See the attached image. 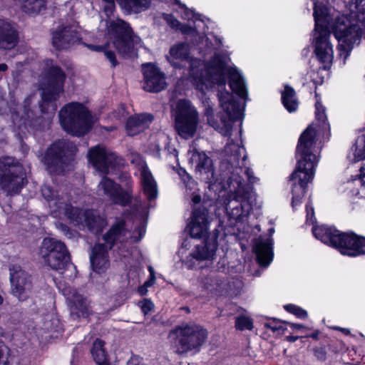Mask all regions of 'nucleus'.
Listing matches in <instances>:
<instances>
[{
	"label": "nucleus",
	"instance_id": "f257e3e1",
	"mask_svg": "<svg viewBox=\"0 0 365 365\" xmlns=\"http://www.w3.org/2000/svg\"><path fill=\"white\" fill-rule=\"evenodd\" d=\"M243 146L232 142H228L225 147V159L222 164V169H225L217 178L215 175L212 160L205 152L200 151L193 142L187 151L190 163L195 167L197 175L208 184L210 189H213L217 183L219 185L227 184L230 189L225 204V210L230 220H233L232 224L244 222L252 207L255 200L252 187L250 184L256 182L253 172L248 168H245L247 155ZM225 187V185H222Z\"/></svg>",
	"mask_w": 365,
	"mask_h": 365
},
{
	"label": "nucleus",
	"instance_id": "f03ea898",
	"mask_svg": "<svg viewBox=\"0 0 365 365\" xmlns=\"http://www.w3.org/2000/svg\"><path fill=\"white\" fill-rule=\"evenodd\" d=\"M324 0H313L314 51L323 69L329 68L334 58L333 46L330 42V31L339 41V55L344 60L349 56L353 46L359 43L365 29V0H351L349 13L341 15L334 7L328 6Z\"/></svg>",
	"mask_w": 365,
	"mask_h": 365
},
{
	"label": "nucleus",
	"instance_id": "7ed1b4c3",
	"mask_svg": "<svg viewBox=\"0 0 365 365\" xmlns=\"http://www.w3.org/2000/svg\"><path fill=\"white\" fill-rule=\"evenodd\" d=\"M230 58L227 55L216 53L209 62L204 65V71L198 73L193 67L191 68L193 83L196 88L205 92L214 85L222 87L217 93L220 107L230 120L240 119L243 115L244 106L235 100L232 93L224 91L226 83L225 73L229 75L230 87L239 97L248 99L247 86L242 75L237 68H227Z\"/></svg>",
	"mask_w": 365,
	"mask_h": 365
},
{
	"label": "nucleus",
	"instance_id": "20e7f679",
	"mask_svg": "<svg viewBox=\"0 0 365 365\" xmlns=\"http://www.w3.org/2000/svg\"><path fill=\"white\" fill-rule=\"evenodd\" d=\"M319 130L314 125H311L302 133L299 139L297 146L299 160L289 180L292 184L293 209L302 203L307 185L314 178V168L319 161L315 148V137Z\"/></svg>",
	"mask_w": 365,
	"mask_h": 365
},
{
	"label": "nucleus",
	"instance_id": "39448f33",
	"mask_svg": "<svg viewBox=\"0 0 365 365\" xmlns=\"http://www.w3.org/2000/svg\"><path fill=\"white\" fill-rule=\"evenodd\" d=\"M41 194L48 204L51 216L66 217L76 226L87 227L93 232H99L106 226V219L93 210L83 211L71 205L70 195L61 188L45 185Z\"/></svg>",
	"mask_w": 365,
	"mask_h": 365
},
{
	"label": "nucleus",
	"instance_id": "423d86ee",
	"mask_svg": "<svg viewBox=\"0 0 365 365\" xmlns=\"http://www.w3.org/2000/svg\"><path fill=\"white\" fill-rule=\"evenodd\" d=\"M145 233V225L141 222L134 231L128 230L123 220L116 222L104 235L105 244L96 245L90 256L91 267L96 272H104L109 266L108 250L111 249L115 242L123 243L130 240L133 242L140 241Z\"/></svg>",
	"mask_w": 365,
	"mask_h": 365
},
{
	"label": "nucleus",
	"instance_id": "0eeeda50",
	"mask_svg": "<svg viewBox=\"0 0 365 365\" xmlns=\"http://www.w3.org/2000/svg\"><path fill=\"white\" fill-rule=\"evenodd\" d=\"M312 232L317 240L337 249L342 255L356 257L365 253V237L341 232L326 225L313 227Z\"/></svg>",
	"mask_w": 365,
	"mask_h": 365
},
{
	"label": "nucleus",
	"instance_id": "6e6552de",
	"mask_svg": "<svg viewBox=\"0 0 365 365\" xmlns=\"http://www.w3.org/2000/svg\"><path fill=\"white\" fill-rule=\"evenodd\" d=\"M58 116L63 129L78 137L86 135L96 120L88 108L78 102L65 105L59 111Z\"/></svg>",
	"mask_w": 365,
	"mask_h": 365
},
{
	"label": "nucleus",
	"instance_id": "1a4fd4ad",
	"mask_svg": "<svg viewBox=\"0 0 365 365\" xmlns=\"http://www.w3.org/2000/svg\"><path fill=\"white\" fill-rule=\"evenodd\" d=\"M106 36L119 54L130 56L134 45H138L141 40L135 35L130 24L119 18H109L106 21Z\"/></svg>",
	"mask_w": 365,
	"mask_h": 365
},
{
	"label": "nucleus",
	"instance_id": "9d476101",
	"mask_svg": "<svg viewBox=\"0 0 365 365\" xmlns=\"http://www.w3.org/2000/svg\"><path fill=\"white\" fill-rule=\"evenodd\" d=\"M170 336L175 337V352L185 354L190 351L198 352L205 342L207 331L202 326L194 322L182 323L170 331Z\"/></svg>",
	"mask_w": 365,
	"mask_h": 365
},
{
	"label": "nucleus",
	"instance_id": "9b49d317",
	"mask_svg": "<svg viewBox=\"0 0 365 365\" xmlns=\"http://www.w3.org/2000/svg\"><path fill=\"white\" fill-rule=\"evenodd\" d=\"M39 255L46 266L61 274H63L65 269L75 268L71 262L70 254L66 246L57 239L44 238L40 246Z\"/></svg>",
	"mask_w": 365,
	"mask_h": 365
},
{
	"label": "nucleus",
	"instance_id": "f8f14e48",
	"mask_svg": "<svg viewBox=\"0 0 365 365\" xmlns=\"http://www.w3.org/2000/svg\"><path fill=\"white\" fill-rule=\"evenodd\" d=\"M27 182L24 167L13 158H0V190L6 195L19 192Z\"/></svg>",
	"mask_w": 365,
	"mask_h": 365
},
{
	"label": "nucleus",
	"instance_id": "ddd939ff",
	"mask_svg": "<svg viewBox=\"0 0 365 365\" xmlns=\"http://www.w3.org/2000/svg\"><path fill=\"white\" fill-rule=\"evenodd\" d=\"M76 151V145L66 140L53 143L44 157L48 171L58 175L63 173L70 165Z\"/></svg>",
	"mask_w": 365,
	"mask_h": 365
},
{
	"label": "nucleus",
	"instance_id": "4468645a",
	"mask_svg": "<svg viewBox=\"0 0 365 365\" xmlns=\"http://www.w3.org/2000/svg\"><path fill=\"white\" fill-rule=\"evenodd\" d=\"M198 125V114L189 101L180 100L175 111V128L180 136L185 139L192 137Z\"/></svg>",
	"mask_w": 365,
	"mask_h": 365
},
{
	"label": "nucleus",
	"instance_id": "2eb2a0df",
	"mask_svg": "<svg viewBox=\"0 0 365 365\" xmlns=\"http://www.w3.org/2000/svg\"><path fill=\"white\" fill-rule=\"evenodd\" d=\"M46 79L41 83V98L43 103L56 101L63 91L66 76L62 70L54 65L52 60L45 61Z\"/></svg>",
	"mask_w": 365,
	"mask_h": 365
},
{
	"label": "nucleus",
	"instance_id": "dca6fc26",
	"mask_svg": "<svg viewBox=\"0 0 365 365\" xmlns=\"http://www.w3.org/2000/svg\"><path fill=\"white\" fill-rule=\"evenodd\" d=\"M11 293L19 301H25L32 289L31 277L19 265L9 267Z\"/></svg>",
	"mask_w": 365,
	"mask_h": 365
},
{
	"label": "nucleus",
	"instance_id": "f3484780",
	"mask_svg": "<svg viewBox=\"0 0 365 365\" xmlns=\"http://www.w3.org/2000/svg\"><path fill=\"white\" fill-rule=\"evenodd\" d=\"M99 195H104L113 203L121 206L127 205L131 200L132 194L129 189L123 190L112 180L103 177L98 185Z\"/></svg>",
	"mask_w": 365,
	"mask_h": 365
},
{
	"label": "nucleus",
	"instance_id": "a211bd4d",
	"mask_svg": "<svg viewBox=\"0 0 365 365\" xmlns=\"http://www.w3.org/2000/svg\"><path fill=\"white\" fill-rule=\"evenodd\" d=\"M130 162L138 168L140 172V182L144 194L149 200L155 199L158 196L157 182L143 158L138 153L132 154Z\"/></svg>",
	"mask_w": 365,
	"mask_h": 365
},
{
	"label": "nucleus",
	"instance_id": "6ab92c4d",
	"mask_svg": "<svg viewBox=\"0 0 365 365\" xmlns=\"http://www.w3.org/2000/svg\"><path fill=\"white\" fill-rule=\"evenodd\" d=\"M81 37L75 25L58 27L52 34V44L58 50H67L80 43Z\"/></svg>",
	"mask_w": 365,
	"mask_h": 365
},
{
	"label": "nucleus",
	"instance_id": "aec40b11",
	"mask_svg": "<svg viewBox=\"0 0 365 365\" xmlns=\"http://www.w3.org/2000/svg\"><path fill=\"white\" fill-rule=\"evenodd\" d=\"M201 286L212 294L223 295L227 294L232 287L227 278L222 273L211 270L200 279Z\"/></svg>",
	"mask_w": 365,
	"mask_h": 365
},
{
	"label": "nucleus",
	"instance_id": "412c9836",
	"mask_svg": "<svg viewBox=\"0 0 365 365\" xmlns=\"http://www.w3.org/2000/svg\"><path fill=\"white\" fill-rule=\"evenodd\" d=\"M144 76L143 88L148 92L158 93L167 86L165 74L155 65L147 63L143 65Z\"/></svg>",
	"mask_w": 365,
	"mask_h": 365
},
{
	"label": "nucleus",
	"instance_id": "4be33fe9",
	"mask_svg": "<svg viewBox=\"0 0 365 365\" xmlns=\"http://www.w3.org/2000/svg\"><path fill=\"white\" fill-rule=\"evenodd\" d=\"M88 159L93 168L102 174H107L109 168L114 166L115 155L105 148L96 145L88 153Z\"/></svg>",
	"mask_w": 365,
	"mask_h": 365
},
{
	"label": "nucleus",
	"instance_id": "5701e85b",
	"mask_svg": "<svg viewBox=\"0 0 365 365\" xmlns=\"http://www.w3.org/2000/svg\"><path fill=\"white\" fill-rule=\"evenodd\" d=\"M71 317L73 320L86 319L90 314L88 302L76 291H69L66 297Z\"/></svg>",
	"mask_w": 365,
	"mask_h": 365
},
{
	"label": "nucleus",
	"instance_id": "b1692460",
	"mask_svg": "<svg viewBox=\"0 0 365 365\" xmlns=\"http://www.w3.org/2000/svg\"><path fill=\"white\" fill-rule=\"evenodd\" d=\"M273 240L271 237H259L256 240L254 251L257 262L264 267L268 266L273 259Z\"/></svg>",
	"mask_w": 365,
	"mask_h": 365
},
{
	"label": "nucleus",
	"instance_id": "393cba45",
	"mask_svg": "<svg viewBox=\"0 0 365 365\" xmlns=\"http://www.w3.org/2000/svg\"><path fill=\"white\" fill-rule=\"evenodd\" d=\"M217 245L215 242H205L196 245L187 257L185 263L189 268H192L195 263L193 259L197 261L212 260L215 255Z\"/></svg>",
	"mask_w": 365,
	"mask_h": 365
},
{
	"label": "nucleus",
	"instance_id": "a878e982",
	"mask_svg": "<svg viewBox=\"0 0 365 365\" xmlns=\"http://www.w3.org/2000/svg\"><path fill=\"white\" fill-rule=\"evenodd\" d=\"M19 41V36L15 28L8 21L0 20V48L11 49Z\"/></svg>",
	"mask_w": 365,
	"mask_h": 365
},
{
	"label": "nucleus",
	"instance_id": "bb28decb",
	"mask_svg": "<svg viewBox=\"0 0 365 365\" xmlns=\"http://www.w3.org/2000/svg\"><path fill=\"white\" fill-rule=\"evenodd\" d=\"M153 116L148 113H141L130 117L125 125L129 135H135L145 129L152 123Z\"/></svg>",
	"mask_w": 365,
	"mask_h": 365
},
{
	"label": "nucleus",
	"instance_id": "cd10ccee",
	"mask_svg": "<svg viewBox=\"0 0 365 365\" xmlns=\"http://www.w3.org/2000/svg\"><path fill=\"white\" fill-rule=\"evenodd\" d=\"M34 96H28L24 103L23 113L19 115V113H14L11 115L12 120L19 128H21L22 125L27 123L32 124L34 121V115L32 110L29 108Z\"/></svg>",
	"mask_w": 365,
	"mask_h": 365
},
{
	"label": "nucleus",
	"instance_id": "c85d7f7f",
	"mask_svg": "<svg viewBox=\"0 0 365 365\" xmlns=\"http://www.w3.org/2000/svg\"><path fill=\"white\" fill-rule=\"evenodd\" d=\"M282 101L284 108L289 113L297 110L299 102L296 93L292 87L285 86L284 90L282 92Z\"/></svg>",
	"mask_w": 365,
	"mask_h": 365
},
{
	"label": "nucleus",
	"instance_id": "c756f323",
	"mask_svg": "<svg viewBox=\"0 0 365 365\" xmlns=\"http://www.w3.org/2000/svg\"><path fill=\"white\" fill-rule=\"evenodd\" d=\"M120 4L125 11L138 14L150 6V0H120Z\"/></svg>",
	"mask_w": 365,
	"mask_h": 365
},
{
	"label": "nucleus",
	"instance_id": "7c9ffc66",
	"mask_svg": "<svg viewBox=\"0 0 365 365\" xmlns=\"http://www.w3.org/2000/svg\"><path fill=\"white\" fill-rule=\"evenodd\" d=\"M205 114L207 117V123L215 130H222L225 128L226 132L229 130L230 125L227 119L224 117L218 119V115L215 118L213 109L211 107L205 108Z\"/></svg>",
	"mask_w": 365,
	"mask_h": 365
},
{
	"label": "nucleus",
	"instance_id": "2f4dec72",
	"mask_svg": "<svg viewBox=\"0 0 365 365\" xmlns=\"http://www.w3.org/2000/svg\"><path fill=\"white\" fill-rule=\"evenodd\" d=\"M46 0H19L21 9L27 14L39 13L46 6Z\"/></svg>",
	"mask_w": 365,
	"mask_h": 365
},
{
	"label": "nucleus",
	"instance_id": "473e14b6",
	"mask_svg": "<svg viewBox=\"0 0 365 365\" xmlns=\"http://www.w3.org/2000/svg\"><path fill=\"white\" fill-rule=\"evenodd\" d=\"M91 352L97 364L108 361L107 353L104 348V342L102 340L96 339L93 342Z\"/></svg>",
	"mask_w": 365,
	"mask_h": 365
},
{
	"label": "nucleus",
	"instance_id": "72a5a7b5",
	"mask_svg": "<svg viewBox=\"0 0 365 365\" xmlns=\"http://www.w3.org/2000/svg\"><path fill=\"white\" fill-rule=\"evenodd\" d=\"M190 235L193 238H201L207 235L209 225L199 222L190 221L188 225Z\"/></svg>",
	"mask_w": 365,
	"mask_h": 365
},
{
	"label": "nucleus",
	"instance_id": "f704fd0d",
	"mask_svg": "<svg viewBox=\"0 0 365 365\" xmlns=\"http://www.w3.org/2000/svg\"><path fill=\"white\" fill-rule=\"evenodd\" d=\"M86 46L91 51L97 52H104L106 58L110 61L112 67H115L118 62L115 58V54L113 51L108 50V45H92L88 44Z\"/></svg>",
	"mask_w": 365,
	"mask_h": 365
},
{
	"label": "nucleus",
	"instance_id": "c9c22d12",
	"mask_svg": "<svg viewBox=\"0 0 365 365\" xmlns=\"http://www.w3.org/2000/svg\"><path fill=\"white\" fill-rule=\"evenodd\" d=\"M188 45L184 43L175 45L170 49V55L174 59H185L188 56Z\"/></svg>",
	"mask_w": 365,
	"mask_h": 365
},
{
	"label": "nucleus",
	"instance_id": "e433bc0d",
	"mask_svg": "<svg viewBox=\"0 0 365 365\" xmlns=\"http://www.w3.org/2000/svg\"><path fill=\"white\" fill-rule=\"evenodd\" d=\"M316 110V120L319 122V125L320 129L326 130L329 128V125L327 122V115L325 113V108L322 106V104L317 100L315 103Z\"/></svg>",
	"mask_w": 365,
	"mask_h": 365
},
{
	"label": "nucleus",
	"instance_id": "4c0bfd02",
	"mask_svg": "<svg viewBox=\"0 0 365 365\" xmlns=\"http://www.w3.org/2000/svg\"><path fill=\"white\" fill-rule=\"evenodd\" d=\"M207 215V210L205 207L200 206L193 210L191 221L209 225Z\"/></svg>",
	"mask_w": 365,
	"mask_h": 365
},
{
	"label": "nucleus",
	"instance_id": "58836bf2",
	"mask_svg": "<svg viewBox=\"0 0 365 365\" xmlns=\"http://www.w3.org/2000/svg\"><path fill=\"white\" fill-rule=\"evenodd\" d=\"M365 159V136L359 137L356 141L354 153V161L357 162Z\"/></svg>",
	"mask_w": 365,
	"mask_h": 365
},
{
	"label": "nucleus",
	"instance_id": "ea45409f",
	"mask_svg": "<svg viewBox=\"0 0 365 365\" xmlns=\"http://www.w3.org/2000/svg\"><path fill=\"white\" fill-rule=\"evenodd\" d=\"M235 327L240 331L252 330L253 329L252 319L247 316L240 315L235 319Z\"/></svg>",
	"mask_w": 365,
	"mask_h": 365
},
{
	"label": "nucleus",
	"instance_id": "a19ab883",
	"mask_svg": "<svg viewBox=\"0 0 365 365\" xmlns=\"http://www.w3.org/2000/svg\"><path fill=\"white\" fill-rule=\"evenodd\" d=\"M284 308L287 312L294 314L300 319H304L307 317V312L296 305L287 304L284 306Z\"/></svg>",
	"mask_w": 365,
	"mask_h": 365
},
{
	"label": "nucleus",
	"instance_id": "79ce46f5",
	"mask_svg": "<svg viewBox=\"0 0 365 365\" xmlns=\"http://www.w3.org/2000/svg\"><path fill=\"white\" fill-rule=\"evenodd\" d=\"M354 184L356 186H363L365 185V168L361 167L360 169V175L356 177L351 181L347 182V187L350 188L351 185Z\"/></svg>",
	"mask_w": 365,
	"mask_h": 365
},
{
	"label": "nucleus",
	"instance_id": "37998d69",
	"mask_svg": "<svg viewBox=\"0 0 365 365\" xmlns=\"http://www.w3.org/2000/svg\"><path fill=\"white\" fill-rule=\"evenodd\" d=\"M182 174H180L182 180L183 181V183L185 184V186L187 189L192 191V190L195 189L196 183L195 180L192 179V178L190 176L188 173H187L185 170H183Z\"/></svg>",
	"mask_w": 365,
	"mask_h": 365
},
{
	"label": "nucleus",
	"instance_id": "c03bdc74",
	"mask_svg": "<svg viewBox=\"0 0 365 365\" xmlns=\"http://www.w3.org/2000/svg\"><path fill=\"white\" fill-rule=\"evenodd\" d=\"M175 4H178L180 6V8H181L182 9L184 10V13L182 16V18H184L185 19H187V20H190L192 19H197V18L195 17V14L194 13L193 11L188 9L186 7L185 4H182L179 0H175Z\"/></svg>",
	"mask_w": 365,
	"mask_h": 365
},
{
	"label": "nucleus",
	"instance_id": "a18cd8bd",
	"mask_svg": "<svg viewBox=\"0 0 365 365\" xmlns=\"http://www.w3.org/2000/svg\"><path fill=\"white\" fill-rule=\"evenodd\" d=\"M265 327L271 329L273 331H281L282 333H283L286 329V328L284 327L282 322L276 321L266 323Z\"/></svg>",
	"mask_w": 365,
	"mask_h": 365
},
{
	"label": "nucleus",
	"instance_id": "49530a36",
	"mask_svg": "<svg viewBox=\"0 0 365 365\" xmlns=\"http://www.w3.org/2000/svg\"><path fill=\"white\" fill-rule=\"evenodd\" d=\"M306 212L307 222L309 224H313L315 222L316 219L314 217V211L312 202H309L306 205Z\"/></svg>",
	"mask_w": 365,
	"mask_h": 365
},
{
	"label": "nucleus",
	"instance_id": "de8ad7c7",
	"mask_svg": "<svg viewBox=\"0 0 365 365\" xmlns=\"http://www.w3.org/2000/svg\"><path fill=\"white\" fill-rule=\"evenodd\" d=\"M164 19L173 29H178L180 26V22L171 14H165Z\"/></svg>",
	"mask_w": 365,
	"mask_h": 365
},
{
	"label": "nucleus",
	"instance_id": "09e8293b",
	"mask_svg": "<svg viewBox=\"0 0 365 365\" xmlns=\"http://www.w3.org/2000/svg\"><path fill=\"white\" fill-rule=\"evenodd\" d=\"M8 350L4 344L0 345V365H8Z\"/></svg>",
	"mask_w": 365,
	"mask_h": 365
},
{
	"label": "nucleus",
	"instance_id": "8fccbe9b",
	"mask_svg": "<svg viewBox=\"0 0 365 365\" xmlns=\"http://www.w3.org/2000/svg\"><path fill=\"white\" fill-rule=\"evenodd\" d=\"M106 3V5L104 6V12L106 15L108 16V19L110 15L113 14V12L115 9V3L114 0H103Z\"/></svg>",
	"mask_w": 365,
	"mask_h": 365
},
{
	"label": "nucleus",
	"instance_id": "3c124183",
	"mask_svg": "<svg viewBox=\"0 0 365 365\" xmlns=\"http://www.w3.org/2000/svg\"><path fill=\"white\" fill-rule=\"evenodd\" d=\"M140 307L143 311V312L146 314H148L153 307V304L151 301L148 299H143L140 303Z\"/></svg>",
	"mask_w": 365,
	"mask_h": 365
},
{
	"label": "nucleus",
	"instance_id": "603ef678",
	"mask_svg": "<svg viewBox=\"0 0 365 365\" xmlns=\"http://www.w3.org/2000/svg\"><path fill=\"white\" fill-rule=\"evenodd\" d=\"M56 227L68 238H71L74 236V234L70 230L68 227L63 223H57Z\"/></svg>",
	"mask_w": 365,
	"mask_h": 365
},
{
	"label": "nucleus",
	"instance_id": "864d4df0",
	"mask_svg": "<svg viewBox=\"0 0 365 365\" xmlns=\"http://www.w3.org/2000/svg\"><path fill=\"white\" fill-rule=\"evenodd\" d=\"M164 151L168 155V156L170 158H173L175 159H177L178 153L177 150L173 146H171L170 145H168L165 148Z\"/></svg>",
	"mask_w": 365,
	"mask_h": 365
},
{
	"label": "nucleus",
	"instance_id": "5fc2aeb1",
	"mask_svg": "<svg viewBox=\"0 0 365 365\" xmlns=\"http://www.w3.org/2000/svg\"><path fill=\"white\" fill-rule=\"evenodd\" d=\"M128 365H147L139 356H135L130 359Z\"/></svg>",
	"mask_w": 365,
	"mask_h": 365
},
{
	"label": "nucleus",
	"instance_id": "6e6d98bb",
	"mask_svg": "<svg viewBox=\"0 0 365 365\" xmlns=\"http://www.w3.org/2000/svg\"><path fill=\"white\" fill-rule=\"evenodd\" d=\"M178 30H180L183 34H194L195 30L186 24H180V28Z\"/></svg>",
	"mask_w": 365,
	"mask_h": 365
},
{
	"label": "nucleus",
	"instance_id": "4d7b16f0",
	"mask_svg": "<svg viewBox=\"0 0 365 365\" xmlns=\"http://www.w3.org/2000/svg\"><path fill=\"white\" fill-rule=\"evenodd\" d=\"M155 277L154 275L152 274V277H150L148 280H147L145 283H144V286L146 287H150L151 286H153L155 283Z\"/></svg>",
	"mask_w": 365,
	"mask_h": 365
},
{
	"label": "nucleus",
	"instance_id": "13d9d810",
	"mask_svg": "<svg viewBox=\"0 0 365 365\" xmlns=\"http://www.w3.org/2000/svg\"><path fill=\"white\" fill-rule=\"evenodd\" d=\"M147 288L146 287H145L144 285L138 288V292L139 294L141 295V296H143V295H145L147 294Z\"/></svg>",
	"mask_w": 365,
	"mask_h": 365
},
{
	"label": "nucleus",
	"instance_id": "bf43d9fd",
	"mask_svg": "<svg viewBox=\"0 0 365 365\" xmlns=\"http://www.w3.org/2000/svg\"><path fill=\"white\" fill-rule=\"evenodd\" d=\"M334 329L336 330H340L341 331H342L343 333H344L346 335H349L350 334L349 329H346V328H341V327H336Z\"/></svg>",
	"mask_w": 365,
	"mask_h": 365
},
{
	"label": "nucleus",
	"instance_id": "052dcab7",
	"mask_svg": "<svg viewBox=\"0 0 365 365\" xmlns=\"http://www.w3.org/2000/svg\"><path fill=\"white\" fill-rule=\"evenodd\" d=\"M192 200L195 204H197L200 202L201 197L200 195H195L193 196Z\"/></svg>",
	"mask_w": 365,
	"mask_h": 365
},
{
	"label": "nucleus",
	"instance_id": "680f3d73",
	"mask_svg": "<svg viewBox=\"0 0 365 365\" xmlns=\"http://www.w3.org/2000/svg\"><path fill=\"white\" fill-rule=\"evenodd\" d=\"M299 339V336H287V340L290 342H294Z\"/></svg>",
	"mask_w": 365,
	"mask_h": 365
},
{
	"label": "nucleus",
	"instance_id": "e2e57ef3",
	"mask_svg": "<svg viewBox=\"0 0 365 365\" xmlns=\"http://www.w3.org/2000/svg\"><path fill=\"white\" fill-rule=\"evenodd\" d=\"M289 324L294 329H300L304 328V326L300 324Z\"/></svg>",
	"mask_w": 365,
	"mask_h": 365
},
{
	"label": "nucleus",
	"instance_id": "0e129e2a",
	"mask_svg": "<svg viewBox=\"0 0 365 365\" xmlns=\"http://www.w3.org/2000/svg\"><path fill=\"white\" fill-rule=\"evenodd\" d=\"M149 271L150 274V277H152V274L155 276L154 270L151 267H149Z\"/></svg>",
	"mask_w": 365,
	"mask_h": 365
},
{
	"label": "nucleus",
	"instance_id": "69168bd1",
	"mask_svg": "<svg viewBox=\"0 0 365 365\" xmlns=\"http://www.w3.org/2000/svg\"><path fill=\"white\" fill-rule=\"evenodd\" d=\"M149 271L150 274V277H152V274L155 276L154 270L151 267H149Z\"/></svg>",
	"mask_w": 365,
	"mask_h": 365
},
{
	"label": "nucleus",
	"instance_id": "338daca9",
	"mask_svg": "<svg viewBox=\"0 0 365 365\" xmlns=\"http://www.w3.org/2000/svg\"><path fill=\"white\" fill-rule=\"evenodd\" d=\"M98 365H110L108 363V361H106L105 362H103L102 364H98Z\"/></svg>",
	"mask_w": 365,
	"mask_h": 365
},
{
	"label": "nucleus",
	"instance_id": "774afa93",
	"mask_svg": "<svg viewBox=\"0 0 365 365\" xmlns=\"http://www.w3.org/2000/svg\"><path fill=\"white\" fill-rule=\"evenodd\" d=\"M269 232L270 235H272L274 232V228H270L269 230Z\"/></svg>",
	"mask_w": 365,
	"mask_h": 365
}]
</instances>
